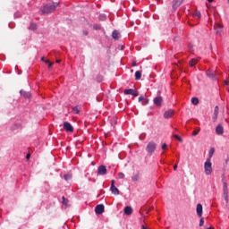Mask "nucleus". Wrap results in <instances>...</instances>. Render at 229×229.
<instances>
[{"instance_id": "603ef678", "label": "nucleus", "mask_w": 229, "mask_h": 229, "mask_svg": "<svg viewBox=\"0 0 229 229\" xmlns=\"http://www.w3.org/2000/svg\"><path fill=\"white\" fill-rule=\"evenodd\" d=\"M101 27H98V28H95V30H99Z\"/></svg>"}, {"instance_id": "3c124183", "label": "nucleus", "mask_w": 229, "mask_h": 229, "mask_svg": "<svg viewBox=\"0 0 229 229\" xmlns=\"http://www.w3.org/2000/svg\"><path fill=\"white\" fill-rule=\"evenodd\" d=\"M112 121H114V123H115L116 119L115 118H112Z\"/></svg>"}, {"instance_id": "ddd939ff", "label": "nucleus", "mask_w": 229, "mask_h": 229, "mask_svg": "<svg viewBox=\"0 0 229 229\" xmlns=\"http://www.w3.org/2000/svg\"><path fill=\"white\" fill-rule=\"evenodd\" d=\"M216 135H223L225 133V129L223 128V125L218 124L216 128Z\"/></svg>"}, {"instance_id": "a211bd4d", "label": "nucleus", "mask_w": 229, "mask_h": 229, "mask_svg": "<svg viewBox=\"0 0 229 229\" xmlns=\"http://www.w3.org/2000/svg\"><path fill=\"white\" fill-rule=\"evenodd\" d=\"M214 29L216 30V33H219L220 30L223 29V25H221L219 23H216L214 26Z\"/></svg>"}, {"instance_id": "7ed1b4c3", "label": "nucleus", "mask_w": 229, "mask_h": 229, "mask_svg": "<svg viewBox=\"0 0 229 229\" xmlns=\"http://www.w3.org/2000/svg\"><path fill=\"white\" fill-rule=\"evenodd\" d=\"M157 149V143L155 141H150L147 145L146 151L148 153V155H153Z\"/></svg>"}, {"instance_id": "72a5a7b5", "label": "nucleus", "mask_w": 229, "mask_h": 229, "mask_svg": "<svg viewBox=\"0 0 229 229\" xmlns=\"http://www.w3.org/2000/svg\"><path fill=\"white\" fill-rule=\"evenodd\" d=\"M73 112H75L76 114H80V109L78 108V106H74L72 108Z\"/></svg>"}, {"instance_id": "aec40b11", "label": "nucleus", "mask_w": 229, "mask_h": 229, "mask_svg": "<svg viewBox=\"0 0 229 229\" xmlns=\"http://www.w3.org/2000/svg\"><path fill=\"white\" fill-rule=\"evenodd\" d=\"M133 90L132 89H124L123 94H125L126 96L131 95L133 96Z\"/></svg>"}, {"instance_id": "dca6fc26", "label": "nucleus", "mask_w": 229, "mask_h": 229, "mask_svg": "<svg viewBox=\"0 0 229 229\" xmlns=\"http://www.w3.org/2000/svg\"><path fill=\"white\" fill-rule=\"evenodd\" d=\"M112 37L115 40H118V38H121V33L118 30H114L113 33H112Z\"/></svg>"}, {"instance_id": "ea45409f", "label": "nucleus", "mask_w": 229, "mask_h": 229, "mask_svg": "<svg viewBox=\"0 0 229 229\" xmlns=\"http://www.w3.org/2000/svg\"><path fill=\"white\" fill-rule=\"evenodd\" d=\"M83 35H85V36L89 35V31L83 30Z\"/></svg>"}, {"instance_id": "e433bc0d", "label": "nucleus", "mask_w": 229, "mask_h": 229, "mask_svg": "<svg viewBox=\"0 0 229 229\" xmlns=\"http://www.w3.org/2000/svg\"><path fill=\"white\" fill-rule=\"evenodd\" d=\"M63 205H67V200L65 199V197H63Z\"/></svg>"}, {"instance_id": "6ab92c4d", "label": "nucleus", "mask_w": 229, "mask_h": 229, "mask_svg": "<svg viewBox=\"0 0 229 229\" xmlns=\"http://www.w3.org/2000/svg\"><path fill=\"white\" fill-rule=\"evenodd\" d=\"M198 62H199V59H191L190 61V67H194Z\"/></svg>"}, {"instance_id": "c03bdc74", "label": "nucleus", "mask_w": 229, "mask_h": 229, "mask_svg": "<svg viewBox=\"0 0 229 229\" xmlns=\"http://www.w3.org/2000/svg\"><path fill=\"white\" fill-rule=\"evenodd\" d=\"M137 66V62H133L132 63V67H136Z\"/></svg>"}, {"instance_id": "9d476101", "label": "nucleus", "mask_w": 229, "mask_h": 229, "mask_svg": "<svg viewBox=\"0 0 229 229\" xmlns=\"http://www.w3.org/2000/svg\"><path fill=\"white\" fill-rule=\"evenodd\" d=\"M182 3H183V0H174L173 1V9L177 10L179 6L182 5Z\"/></svg>"}, {"instance_id": "0eeeda50", "label": "nucleus", "mask_w": 229, "mask_h": 229, "mask_svg": "<svg viewBox=\"0 0 229 229\" xmlns=\"http://www.w3.org/2000/svg\"><path fill=\"white\" fill-rule=\"evenodd\" d=\"M153 101L156 106H162V103H164V98H162V97H156Z\"/></svg>"}, {"instance_id": "79ce46f5", "label": "nucleus", "mask_w": 229, "mask_h": 229, "mask_svg": "<svg viewBox=\"0 0 229 229\" xmlns=\"http://www.w3.org/2000/svg\"><path fill=\"white\" fill-rule=\"evenodd\" d=\"M176 169H178V165H174V171H176Z\"/></svg>"}, {"instance_id": "9b49d317", "label": "nucleus", "mask_w": 229, "mask_h": 229, "mask_svg": "<svg viewBox=\"0 0 229 229\" xmlns=\"http://www.w3.org/2000/svg\"><path fill=\"white\" fill-rule=\"evenodd\" d=\"M206 75L208 78H210V80H216V71L208 70Z\"/></svg>"}, {"instance_id": "a878e982", "label": "nucleus", "mask_w": 229, "mask_h": 229, "mask_svg": "<svg viewBox=\"0 0 229 229\" xmlns=\"http://www.w3.org/2000/svg\"><path fill=\"white\" fill-rule=\"evenodd\" d=\"M223 189H224V193L228 192V185L226 184V182L223 183Z\"/></svg>"}, {"instance_id": "f8f14e48", "label": "nucleus", "mask_w": 229, "mask_h": 229, "mask_svg": "<svg viewBox=\"0 0 229 229\" xmlns=\"http://www.w3.org/2000/svg\"><path fill=\"white\" fill-rule=\"evenodd\" d=\"M218 115H219V106H216L215 109H214L213 117H212L214 123H216V121H217Z\"/></svg>"}, {"instance_id": "7c9ffc66", "label": "nucleus", "mask_w": 229, "mask_h": 229, "mask_svg": "<svg viewBox=\"0 0 229 229\" xmlns=\"http://www.w3.org/2000/svg\"><path fill=\"white\" fill-rule=\"evenodd\" d=\"M199 131H200L199 128L198 130L193 131V132H192L193 137H196V135H198V133H199Z\"/></svg>"}, {"instance_id": "de8ad7c7", "label": "nucleus", "mask_w": 229, "mask_h": 229, "mask_svg": "<svg viewBox=\"0 0 229 229\" xmlns=\"http://www.w3.org/2000/svg\"><path fill=\"white\" fill-rule=\"evenodd\" d=\"M61 60L60 59H57L56 60V64H60Z\"/></svg>"}, {"instance_id": "f03ea898", "label": "nucleus", "mask_w": 229, "mask_h": 229, "mask_svg": "<svg viewBox=\"0 0 229 229\" xmlns=\"http://www.w3.org/2000/svg\"><path fill=\"white\" fill-rule=\"evenodd\" d=\"M204 169L205 174H207L208 176L212 174V162L210 161V158H208L204 163Z\"/></svg>"}, {"instance_id": "5701e85b", "label": "nucleus", "mask_w": 229, "mask_h": 229, "mask_svg": "<svg viewBox=\"0 0 229 229\" xmlns=\"http://www.w3.org/2000/svg\"><path fill=\"white\" fill-rule=\"evenodd\" d=\"M191 103H192V105H199V99H198V98H191Z\"/></svg>"}, {"instance_id": "39448f33", "label": "nucleus", "mask_w": 229, "mask_h": 229, "mask_svg": "<svg viewBox=\"0 0 229 229\" xmlns=\"http://www.w3.org/2000/svg\"><path fill=\"white\" fill-rule=\"evenodd\" d=\"M98 174H99L100 176H105V174H106V166L105 165L98 166Z\"/></svg>"}, {"instance_id": "a18cd8bd", "label": "nucleus", "mask_w": 229, "mask_h": 229, "mask_svg": "<svg viewBox=\"0 0 229 229\" xmlns=\"http://www.w3.org/2000/svg\"><path fill=\"white\" fill-rule=\"evenodd\" d=\"M45 63L49 64L51 62H49V60H45Z\"/></svg>"}, {"instance_id": "c85d7f7f", "label": "nucleus", "mask_w": 229, "mask_h": 229, "mask_svg": "<svg viewBox=\"0 0 229 229\" xmlns=\"http://www.w3.org/2000/svg\"><path fill=\"white\" fill-rule=\"evenodd\" d=\"M203 225H205V218H203V217L201 216V217H200V220H199V226H203Z\"/></svg>"}, {"instance_id": "49530a36", "label": "nucleus", "mask_w": 229, "mask_h": 229, "mask_svg": "<svg viewBox=\"0 0 229 229\" xmlns=\"http://www.w3.org/2000/svg\"><path fill=\"white\" fill-rule=\"evenodd\" d=\"M225 85H229V81H225Z\"/></svg>"}, {"instance_id": "864d4df0", "label": "nucleus", "mask_w": 229, "mask_h": 229, "mask_svg": "<svg viewBox=\"0 0 229 229\" xmlns=\"http://www.w3.org/2000/svg\"><path fill=\"white\" fill-rule=\"evenodd\" d=\"M142 229H147L144 225H142Z\"/></svg>"}, {"instance_id": "412c9836", "label": "nucleus", "mask_w": 229, "mask_h": 229, "mask_svg": "<svg viewBox=\"0 0 229 229\" xmlns=\"http://www.w3.org/2000/svg\"><path fill=\"white\" fill-rule=\"evenodd\" d=\"M142 78V72L140 71H137L135 72V80H140Z\"/></svg>"}, {"instance_id": "393cba45", "label": "nucleus", "mask_w": 229, "mask_h": 229, "mask_svg": "<svg viewBox=\"0 0 229 229\" xmlns=\"http://www.w3.org/2000/svg\"><path fill=\"white\" fill-rule=\"evenodd\" d=\"M72 175L67 174H64V180L66 182H69V180H72Z\"/></svg>"}, {"instance_id": "4be33fe9", "label": "nucleus", "mask_w": 229, "mask_h": 229, "mask_svg": "<svg viewBox=\"0 0 229 229\" xmlns=\"http://www.w3.org/2000/svg\"><path fill=\"white\" fill-rule=\"evenodd\" d=\"M29 30H30L31 31H35L37 30V24L30 23V25L29 26Z\"/></svg>"}, {"instance_id": "4c0bfd02", "label": "nucleus", "mask_w": 229, "mask_h": 229, "mask_svg": "<svg viewBox=\"0 0 229 229\" xmlns=\"http://www.w3.org/2000/svg\"><path fill=\"white\" fill-rule=\"evenodd\" d=\"M113 185H115V180L111 181V187H113Z\"/></svg>"}, {"instance_id": "c756f323", "label": "nucleus", "mask_w": 229, "mask_h": 229, "mask_svg": "<svg viewBox=\"0 0 229 229\" xmlns=\"http://www.w3.org/2000/svg\"><path fill=\"white\" fill-rule=\"evenodd\" d=\"M194 17H198V19H201V13H199V11L195 12Z\"/></svg>"}, {"instance_id": "2eb2a0df", "label": "nucleus", "mask_w": 229, "mask_h": 229, "mask_svg": "<svg viewBox=\"0 0 229 229\" xmlns=\"http://www.w3.org/2000/svg\"><path fill=\"white\" fill-rule=\"evenodd\" d=\"M124 214L126 216H131V214H133V208H131V207H130V206L125 207Z\"/></svg>"}, {"instance_id": "423d86ee", "label": "nucleus", "mask_w": 229, "mask_h": 229, "mask_svg": "<svg viewBox=\"0 0 229 229\" xmlns=\"http://www.w3.org/2000/svg\"><path fill=\"white\" fill-rule=\"evenodd\" d=\"M196 213L199 217H203V205L197 204Z\"/></svg>"}, {"instance_id": "58836bf2", "label": "nucleus", "mask_w": 229, "mask_h": 229, "mask_svg": "<svg viewBox=\"0 0 229 229\" xmlns=\"http://www.w3.org/2000/svg\"><path fill=\"white\" fill-rule=\"evenodd\" d=\"M30 157H31L30 154H27V156H26L27 160H30Z\"/></svg>"}, {"instance_id": "bb28decb", "label": "nucleus", "mask_w": 229, "mask_h": 229, "mask_svg": "<svg viewBox=\"0 0 229 229\" xmlns=\"http://www.w3.org/2000/svg\"><path fill=\"white\" fill-rule=\"evenodd\" d=\"M174 139H176L177 140H179V142H183V140H182V137H180L179 135L174 134Z\"/></svg>"}, {"instance_id": "1a4fd4ad", "label": "nucleus", "mask_w": 229, "mask_h": 229, "mask_svg": "<svg viewBox=\"0 0 229 229\" xmlns=\"http://www.w3.org/2000/svg\"><path fill=\"white\" fill-rule=\"evenodd\" d=\"M64 130L70 131L71 133L74 131V128H72V125H71L68 122L64 123Z\"/></svg>"}, {"instance_id": "b1692460", "label": "nucleus", "mask_w": 229, "mask_h": 229, "mask_svg": "<svg viewBox=\"0 0 229 229\" xmlns=\"http://www.w3.org/2000/svg\"><path fill=\"white\" fill-rule=\"evenodd\" d=\"M214 153H216V149L214 148H211L209 150V160L210 158H212V157H214Z\"/></svg>"}, {"instance_id": "5fc2aeb1", "label": "nucleus", "mask_w": 229, "mask_h": 229, "mask_svg": "<svg viewBox=\"0 0 229 229\" xmlns=\"http://www.w3.org/2000/svg\"><path fill=\"white\" fill-rule=\"evenodd\" d=\"M208 229H214V227H209V228H208Z\"/></svg>"}, {"instance_id": "6e6552de", "label": "nucleus", "mask_w": 229, "mask_h": 229, "mask_svg": "<svg viewBox=\"0 0 229 229\" xmlns=\"http://www.w3.org/2000/svg\"><path fill=\"white\" fill-rule=\"evenodd\" d=\"M174 115V111L173 109L167 110L164 114L165 119H171Z\"/></svg>"}, {"instance_id": "f3484780", "label": "nucleus", "mask_w": 229, "mask_h": 229, "mask_svg": "<svg viewBox=\"0 0 229 229\" xmlns=\"http://www.w3.org/2000/svg\"><path fill=\"white\" fill-rule=\"evenodd\" d=\"M20 94L23 96V98H31V93L24 90H21Z\"/></svg>"}, {"instance_id": "4468645a", "label": "nucleus", "mask_w": 229, "mask_h": 229, "mask_svg": "<svg viewBox=\"0 0 229 229\" xmlns=\"http://www.w3.org/2000/svg\"><path fill=\"white\" fill-rule=\"evenodd\" d=\"M110 191L112 194H114V196H119L120 194L119 189L115 187V185L111 186Z\"/></svg>"}, {"instance_id": "6e6d98bb", "label": "nucleus", "mask_w": 229, "mask_h": 229, "mask_svg": "<svg viewBox=\"0 0 229 229\" xmlns=\"http://www.w3.org/2000/svg\"><path fill=\"white\" fill-rule=\"evenodd\" d=\"M227 163L229 162V159L226 161Z\"/></svg>"}, {"instance_id": "f257e3e1", "label": "nucleus", "mask_w": 229, "mask_h": 229, "mask_svg": "<svg viewBox=\"0 0 229 229\" xmlns=\"http://www.w3.org/2000/svg\"><path fill=\"white\" fill-rule=\"evenodd\" d=\"M59 4H60L58 2H54L52 4H47L40 8V12H41L42 15L53 13V12H55L56 10V8H58Z\"/></svg>"}, {"instance_id": "473e14b6", "label": "nucleus", "mask_w": 229, "mask_h": 229, "mask_svg": "<svg viewBox=\"0 0 229 229\" xmlns=\"http://www.w3.org/2000/svg\"><path fill=\"white\" fill-rule=\"evenodd\" d=\"M132 96H134V98H137L138 96H139V91H137V90H133L132 91Z\"/></svg>"}, {"instance_id": "8fccbe9b", "label": "nucleus", "mask_w": 229, "mask_h": 229, "mask_svg": "<svg viewBox=\"0 0 229 229\" xmlns=\"http://www.w3.org/2000/svg\"><path fill=\"white\" fill-rule=\"evenodd\" d=\"M208 3H212L214 0H208Z\"/></svg>"}, {"instance_id": "09e8293b", "label": "nucleus", "mask_w": 229, "mask_h": 229, "mask_svg": "<svg viewBox=\"0 0 229 229\" xmlns=\"http://www.w3.org/2000/svg\"><path fill=\"white\" fill-rule=\"evenodd\" d=\"M42 62H46V60L44 59V57L41 58Z\"/></svg>"}, {"instance_id": "37998d69", "label": "nucleus", "mask_w": 229, "mask_h": 229, "mask_svg": "<svg viewBox=\"0 0 229 229\" xmlns=\"http://www.w3.org/2000/svg\"><path fill=\"white\" fill-rule=\"evenodd\" d=\"M53 67V63L48 64V68L51 69Z\"/></svg>"}, {"instance_id": "a19ab883", "label": "nucleus", "mask_w": 229, "mask_h": 229, "mask_svg": "<svg viewBox=\"0 0 229 229\" xmlns=\"http://www.w3.org/2000/svg\"><path fill=\"white\" fill-rule=\"evenodd\" d=\"M139 101H144V98H143L142 96H140V97L139 98Z\"/></svg>"}, {"instance_id": "f704fd0d", "label": "nucleus", "mask_w": 229, "mask_h": 229, "mask_svg": "<svg viewBox=\"0 0 229 229\" xmlns=\"http://www.w3.org/2000/svg\"><path fill=\"white\" fill-rule=\"evenodd\" d=\"M224 198H225L226 203H228V192L224 193Z\"/></svg>"}, {"instance_id": "2f4dec72", "label": "nucleus", "mask_w": 229, "mask_h": 229, "mask_svg": "<svg viewBox=\"0 0 229 229\" xmlns=\"http://www.w3.org/2000/svg\"><path fill=\"white\" fill-rule=\"evenodd\" d=\"M118 177H119L121 180L124 179V174L122 173V172H120V173L118 174Z\"/></svg>"}, {"instance_id": "20e7f679", "label": "nucleus", "mask_w": 229, "mask_h": 229, "mask_svg": "<svg viewBox=\"0 0 229 229\" xmlns=\"http://www.w3.org/2000/svg\"><path fill=\"white\" fill-rule=\"evenodd\" d=\"M103 212H105V205L103 204L97 205V207L95 208V213L98 216H101Z\"/></svg>"}, {"instance_id": "cd10ccee", "label": "nucleus", "mask_w": 229, "mask_h": 229, "mask_svg": "<svg viewBox=\"0 0 229 229\" xmlns=\"http://www.w3.org/2000/svg\"><path fill=\"white\" fill-rule=\"evenodd\" d=\"M139 174H136L133 177H132V182H139Z\"/></svg>"}, {"instance_id": "c9c22d12", "label": "nucleus", "mask_w": 229, "mask_h": 229, "mask_svg": "<svg viewBox=\"0 0 229 229\" xmlns=\"http://www.w3.org/2000/svg\"><path fill=\"white\" fill-rule=\"evenodd\" d=\"M161 149H163V150L167 149V144H166V143H164V144L162 145V147H161Z\"/></svg>"}]
</instances>
